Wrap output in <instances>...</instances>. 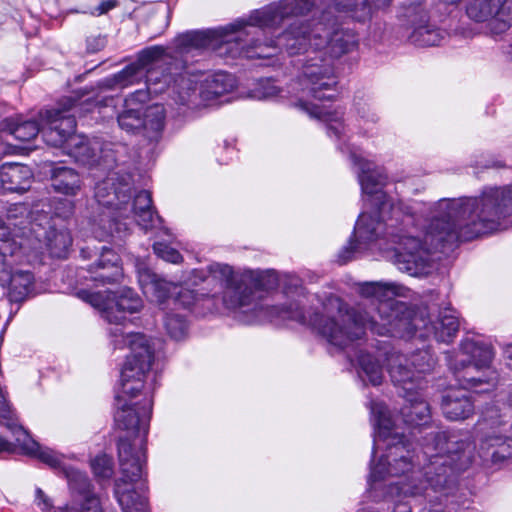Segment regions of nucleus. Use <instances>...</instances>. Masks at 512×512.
<instances>
[{"instance_id":"23","label":"nucleus","mask_w":512,"mask_h":512,"mask_svg":"<svg viewBox=\"0 0 512 512\" xmlns=\"http://www.w3.org/2000/svg\"><path fill=\"white\" fill-rule=\"evenodd\" d=\"M85 279L92 281L96 287L119 284L124 278L119 255L112 249L103 247L99 257L86 269Z\"/></svg>"},{"instance_id":"28","label":"nucleus","mask_w":512,"mask_h":512,"mask_svg":"<svg viewBox=\"0 0 512 512\" xmlns=\"http://www.w3.org/2000/svg\"><path fill=\"white\" fill-rule=\"evenodd\" d=\"M33 178L31 169L20 163H4L0 167V183L8 192L22 193L29 189Z\"/></svg>"},{"instance_id":"21","label":"nucleus","mask_w":512,"mask_h":512,"mask_svg":"<svg viewBox=\"0 0 512 512\" xmlns=\"http://www.w3.org/2000/svg\"><path fill=\"white\" fill-rule=\"evenodd\" d=\"M165 54L162 46H152L143 49L138 54L137 61L126 66L123 70L115 74L112 78L106 80L107 86L115 88H125L146 79V83L155 80L152 73H149L147 67L155 61L161 59Z\"/></svg>"},{"instance_id":"47","label":"nucleus","mask_w":512,"mask_h":512,"mask_svg":"<svg viewBox=\"0 0 512 512\" xmlns=\"http://www.w3.org/2000/svg\"><path fill=\"white\" fill-rule=\"evenodd\" d=\"M278 92L279 91L275 86L268 84V86L264 88V91L259 93L257 97L267 99L276 96Z\"/></svg>"},{"instance_id":"41","label":"nucleus","mask_w":512,"mask_h":512,"mask_svg":"<svg viewBox=\"0 0 512 512\" xmlns=\"http://www.w3.org/2000/svg\"><path fill=\"white\" fill-rule=\"evenodd\" d=\"M357 115L365 124H376L380 117L376 108L367 102H359L356 104Z\"/></svg>"},{"instance_id":"5","label":"nucleus","mask_w":512,"mask_h":512,"mask_svg":"<svg viewBox=\"0 0 512 512\" xmlns=\"http://www.w3.org/2000/svg\"><path fill=\"white\" fill-rule=\"evenodd\" d=\"M408 292L405 286L393 282L361 284L359 293L366 298H371V303L370 311H352L353 319L349 324L350 328H354L355 319L362 327V333L357 339L362 337L365 328L381 336L400 338L410 337L420 329V324L424 321L413 316L407 305L396 299L398 296L405 297ZM423 325L438 342L449 343L458 332L459 320L454 311L446 309L429 326Z\"/></svg>"},{"instance_id":"22","label":"nucleus","mask_w":512,"mask_h":512,"mask_svg":"<svg viewBox=\"0 0 512 512\" xmlns=\"http://www.w3.org/2000/svg\"><path fill=\"white\" fill-rule=\"evenodd\" d=\"M128 194L129 198L126 199V203L119 205L115 218L122 223L119 220L120 218L127 219L133 214L137 224L143 230L148 231L158 227L162 220L152 207L151 194L146 190H142L135 195L132 203H130L131 190Z\"/></svg>"},{"instance_id":"38","label":"nucleus","mask_w":512,"mask_h":512,"mask_svg":"<svg viewBox=\"0 0 512 512\" xmlns=\"http://www.w3.org/2000/svg\"><path fill=\"white\" fill-rule=\"evenodd\" d=\"M164 326L169 336L175 340H181L187 333V323L178 314H168L164 319Z\"/></svg>"},{"instance_id":"10","label":"nucleus","mask_w":512,"mask_h":512,"mask_svg":"<svg viewBox=\"0 0 512 512\" xmlns=\"http://www.w3.org/2000/svg\"><path fill=\"white\" fill-rule=\"evenodd\" d=\"M435 359L428 350H419L409 358L403 355L392 356L388 372L392 382L400 389V395L414 408L409 416H426L429 406L424 399L427 388L425 374L432 371Z\"/></svg>"},{"instance_id":"26","label":"nucleus","mask_w":512,"mask_h":512,"mask_svg":"<svg viewBox=\"0 0 512 512\" xmlns=\"http://www.w3.org/2000/svg\"><path fill=\"white\" fill-rule=\"evenodd\" d=\"M50 184L53 191L69 197L77 196L83 188V179L73 168L54 164L49 170Z\"/></svg>"},{"instance_id":"30","label":"nucleus","mask_w":512,"mask_h":512,"mask_svg":"<svg viewBox=\"0 0 512 512\" xmlns=\"http://www.w3.org/2000/svg\"><path fill=\"white\" fill-rule=\"evenodd\" d=\"M298 106L310 117L326 122L327 131L330 136L334 135L336 138L340 139L342 135H344L345 126L342 122V112L336 110L332 111L324 106H319L313 103H306L302 100L299 101Z\"/></svg>"},{"instance_id":"2","label":"nucleus","mask_w":512,"mask_h":512,"mask_svg":"<svg viewBox=\"0 0 512 512\" xmlns=\"http://www.w3.org/2000/svg\"><path fill=\"white\" fill-rule=\"evenodd\" d=\"M373 454L385 444L387 453L371 466L369 486L372 490L387 489L385 497L410 498L394 502L393 512H412L418 498L439 500L432 493L446 496L455 485L458 472L467 469L474 459L475 446L467 440L446 432L435 434L422 447V461L415 456L411 444L404 441L403 432L394 418H376Z\"/></svg>"},{"instance_id":"49","label":"nucleus","mask_w":512,"mask_h":512,"mask_svg":"<svg viewBox=\"0 0 512 512\" xmlns=\"http://www.w3.org/2000/svg\"><path fill=\"white\" fill-rule=\"evenodd\" d=\"M414 223V218L411 215H405L402 219V224L406 227Z\"/></svg>"},{"instance_id":"25","label":"nucleus","mask_w":512,"mask_h":512,"mask_svg":"<svg viewBox=\"0 0 512 512\" xmlns=\"http://www.w3.org/2000/svg\"><path fill=\"white\" fill-rule=\"evenodd\" d=\"M148 100L149 92L145 89H139L125 99L124 109L117 119L122 130L127 132L141 131V126H143V104Z\"/></svg>"},{"instance_id":"43","label":"nucleus","mask_w":512,"mask_h":512,"mask_svg":"<svg viewBox=\"0 0 512 512\" xmlns=\"http://www.w3.org/2000/svg\"><path fill=\"white\" fill-rule=\"evenodd\" d=\"M372 416H386L388 409L386 404L380 400H371L369 403Z\"/></svg>"},{"instance_id":"45","label":"nucleus","mask_w":512,"mask_h":512,"mask_svg":"<svg viewBox=\"0 0 512 512\" xmlns=\"http://www.w3.org/2000/svg\"><path fill=\"white\" fill-rule=\"evenodd\" d=\"M36 502L43 511H47L52 507L50 499L40 488L36 489Z\"/></svg>"},{"instance_id":"42","label":"nucleus","mask_w":512,"mask_h":512,"mask_svg":"<svg viewBox=\"0 0 512 512\" xmlns=\"http://www.w3.org/2000/svg\"><path fill=\"white\" fill-rule=\"evenodd\" d=\"M118 5L116 0H105L101 2L98 6H96L91 14L93 16H101L108 13L110 10L114 9Z\"/></svg>"},{"instance_id":"35","label":"nucleus","mask_w":512,"mask_h":512,"mask_svg":"<svg viewBox=\"0 0 512 512\" xmlns=\"http://www.w3.org/2000/svg\"><path fill=\"white\" fill-rule=\"evenodd\" d=\"M499 3L501 0H470L466 12L468 17L476 22L491 21L493 27Z\"/></svg>"},{"instance_id":"36","label":"nucleus","mask_w":512,"mask_h":512,"mask_svg":"<svg viewBox=\"0 0 512 512\" xmlns=\"http://www.w3.org/2000/svg\"><path fill=\"white\" fill-rule=\"evenodd\" d=\"M358 363L360 366V376L374 385H380L384 378L383 367L380 362V355L373 356L369 353H360L358 356Z\"/></svg>"},{"instance_id":"34","label":"nucleus","mask_w":512,"mask_h":512,"mask_svg":"<svg viewBox=\"0 0 512 512\" xmlns=\"http://www.w3.org/2000/svg\"><path fill=\"white\" fill-rule=\"evenodd\" d=\"M164 82L168 83V89L176 95V100L180 104H187L192 96L196 93L197 81L191 75L187 73L179 74L172 83H170V77L165 75Z\"/></svg>"},{"instance_id":"9","label":"nucleus","mask_w":512,"mask_h":512,"mask_svg":"<svg viewBox=\"0 0 512 512\" xmlns=\"http://www.w3.org/2000/svg\"><path fill=\"white\" fill-rule=\"evenodd\" d=\"M61 108L48 111L43 128L44 141L54 147H62L76 162L89 167L100 166L110 169L116 157L110 144L89 140L83 135L74 134L76 120L69 112L76 108L77 100L71 96L59 101Z\"/></svg>"},{"instance_id":"48","label":"nucleus","mask_w":512,"mask_h":512,"mask_svg":"<svg viewBox=\"0 0 512 512\" xmlns=\"http://www.w3.org/2000/svg\"><path fill=\"white\" fill-rule=\"evenodd\" d=\"M506 357L508 360L507 365L512 370V346L507 348Z\"/></svg>"},{"instance_id":"3","label":"nucleus","mask_w":512,"mask_h":512,"mask_svg":"<svg viewBox=\"0 0 512 512\" xmlns=\"http://www.w3.org/2000/svg\"><path fill=\"white\" fill-rule=\"evenodd\" d=\"M312 3L308 0H285L261 10H255L247 19L217 29L191 31L176 38V48L180 55L204 49L226 51L235 56L247 58H267L277 49L285 50L289 55H299L311 48V52L323 53L336 59L352 51L358 43L354 31L339 25L331 10H325L318 19L308 22H293L276 40L262 43L254 37L255 32L247 28H273L290 14L302 15L309 12Z\"/></svg>"},{"instance_id":"6","label":"nucleus","mask_w":512,"mask_h":512,"mask_svg":"<svg viewBox=\"0 0 512 512\" xmlns=\"http://www.w3.org/2000/svg\"><path fill=\"white\" fill-rule=\"evenodd\" d=\"M494 357L492 348L471 339L462 341L459 350L448 356V366L462 389H449L441 398L444 416H470L475 413V404L466 390L477 393L492 390L498 382V374L491 369Z\"/></svg>"},{"instance_id":"29","label":"nucleus","mask_w":512,"mask_h":512,"mask_svg":"<svg viewBox=\"0 0 512 512\" xmlns=\"http://www.w3.org/2000/svg\"><path fill=\"white\" fill-rule=\"evenodd\" d=\"M61 108L58 104L57 107L49 109V111ZM48 110L43 113H40L41 117V127L35 121H24L22 123H16L12 118H5L0 122V141L3 139L4 135L13 136L15 139L26 142L34 139L38 133L41 131L43 134V128L45 126V116Z\"/></svg>"},{"instance_id":"8","label":"nucleus","mask_w":512,"mask_h":512,"mask_svg":"<svg viewBox=\"0 0 512 512\" xmlns=\"http://www.w3.org/2000/svg\"><path fill=\"white\" fill-rule=\"evenodd\" d=\"M110 336L115 348L128 347L131 351L121 370L115 407L128 416H150L152 400L143 395L154 357L149 341L140 333H124L119 326L110 330Z\"/></svg>"},{"instance_id":"37","label":"nucleus","mask_w":512,"mask_h":512,"mask_svg":"<svg viewBox=\"0 0 512 512\" xmlns=\"http://www.w3.org/2000/svg\"><path fill=\"white\" fill-rule=\"evenodd\" d=\"M512 26V0H501L497 6L495 26L496 33L505 31Z\"/></svg>"},{"instance_id":"32","label":"nucleus","mask_w":512,"mask_h":512,"mask_svg":"<svg viewBox=\"0 0 512 512\" xmlns=\"http://www.w3.org/2000/svg\"><path fill=\"white\" fill-rule=\"evenodd\" d=\"M143 131L144 136L150 140H157L164 128L165 123V109L161 104H154L147 107L142 111Z\"/></svg>"},{"instance_id":"4","label":"nucleus","mask_w":512,"mask_h":512,"mask_svg":"<svg viewBox=\"0 0 512 512\" xmlns=\"http://www.w3.org/2000/svg\"><path fill=\"white\" fill-rule=\"evenodd\" d=\"M208 273L212 279L224 283L223 303L227 309L250 314L245 319L247 323L273 317L294 320L311 325L329 343L340 348L348 346L362 333V327L356 320L354 328H350L353 309L337 296L330 295L325 299L321 313H311L306 308L307 293L295 275H285L283 280L284 293L292 298L291 302L281 307H270L256 301L255 292L278 287L280 279L275 270L234 272L227 264L214 263L208 266Z\"/></svg>"},{"instance_id":"33","label":"nucleus","mask_w":512,"mask_h":512,"mask_svg":"<svg viewBox=\"0 0 512 512\" xmlns=\"http://www.w3.org/2000/svg\"><path fill=\"white\" fill-rule=\"evenodd\" d=\"M480 456L485 460L490 459L493 464H501L512 456V440L491 438L481 447Z\"/></svg>"},{"instance_id":"1","label":"nucleus","mask_w":512,"mask_h":512,"mask_svg":"<svg viewBox=\"0 0 512 512\" xmlns=\"http://www.w3.org/2000/svg\"><path fill=\"white\" fill-rule=\"evenodd\" d=\"M376 211H378L376 209ZM379 214L382 219L389 212ZM512 217V185L487 187L479 197L441 199L431 211L423 239L402 228H395L368 213L360 214L355 228V240H350L339 254L341 264L355 258L386 231L388 241L395 246L392 261L402 272L421 277L430 273V254L446 242L470 241L483 235L506 229Z\"/></svg>"},{"instance_id":"40","label":"nucleus","mask_w":512,"mask_h":512,"mask_svg":"<svg viewBox=\"0 0 512 512\" xmlns=\"http://www.w3.org/2000/svg\"><path fill=\"white\" fill-rule=\"evenodd\" d=\"M153 250L158 257L173 264H178L183 259L176 249L162 242L154 243Z\"/></svg>"},{"instance_id":"17","label":"nucleus","mask_w":512,"mask_h":512,"mask_svg":"<svg viewBox=\"0 0 512 512\" xmlns=\"http://www.w3.org/2000/svg\"><path fill=\"white\" fill-rule=\"evenodd\" d=\"M350 157L353 163L359 166L358 179L362 192L368 196L366 200L368 204L377 209L380 214H385L388 210L394 212L397 207L391 203L386 193L382 191V186L387 179L383 170L354 152H351Z\"/></svg>"},{"instance_id":"27","label":"nucleus","mask_w":512,"mask_h":512,"mask_svg":"<svg viewBox=\"0 0 512 512\" xmlns=\"http://www.w3.org/2000/svg\"><path fill=\"white\" fill-rule=\"evenodd\" d=\"M390 2L391 0H334L333 7L327 10H334L345 17L362 22L370 19L375 9L385 8Z\"/></svg>"},{"instance_id":"20","label":"nucleus","mask_w":512,"mask_h":512,"mask_svg":"<svg viewBox=\"0 0 512 512\" xmlns=\"http://www.w3.org/2000/svg\"><path fill=\"white\" fill-rule=\"evenodd\" d=\"M23 256L7 257L0 260V285L8 287V296L11 302L21 303L36 294L33 273L30 270L12 267L13 263Z\"/></svg>"},{"instance_id":"12","label":"nucleus","mask_w":512,"mask_h":512,"mask_svg":"<svg viewBox=\"0 0 512 512\" xmlns=\"http://www.w3.org/2000/svg\"><path fill=\"white\" fill-rule=\"evenodd\" d=\"M30 218L29 234L23 255L38 254L45 246L52 257H65L72 244L69 231L64 227L52 226L49 212L40 209L39 204L30 211Z\"/></svg>"},{"instance_id":"51","label":"nucleus","mask_w":512,"mask_h":512,"mask_svg":"<svg viewBox=\"0 0 512 512\" xmlns=\"http://www.w3.org/2000/svg\"><path fill=\"white\" fill-rule=\"evenodd\" d=\"M6 113V105L3 102H0V116Z\"/></svg>"},{"instance_id":"46","label":"nucleus","mask_w":512,"mask_h":512,"mask_svg":"<svg viewBox=\"0 0 512 512\" xmlns=\"http://www.w3.org/2000/svg\"><path fill=\"white\" fill-rule=\"evenodd\" d=\"M12 408L10 403L6 400L4 392L0 388V416H5V414L12 413Z\"/></svg>"},{"instance_id":"15","label":"nucleus","mask_w":512,"mask_h":512,"mask_svg":"<svg viewBox=\"0 0 512 512\" xmlns=\"http://www.w3.org/2000/svg\"><path fill=\"white\" fill-rule=\"evenodd\" d=\"M30 221V211L24 204L12 205L7 210L6 220L0 216V260L23 255Z\"/></svg>"},{"instance_id":"44","label":"nucleus","mask_w":512,"mask_h":512,"mask_svg":"<svg viewBox=\"0 0 512 512\" xmlns=\"http://www.w3.org/2000/svg\"><path fill=\"white\" fill-rule=\"evenodd\" d=\"M105 43H106L105 38L102 36L89 38L87 40V49L90 52L94 53V52L101 50L105 46Z\"/></svg>"},{"instance_id":"50","label":"nucleus","mask_w":512,"mask_h":512,"mask_svg":"<svg viewBox=\"0 0 512 512\" xmlns=\"http://www.w3.org/2000/svg\"><path fill=\"white\" fill-rule=\"evenodd\" d=\"M440 1L447 5H455V4H458L461 0H440Z\"/></svg>"},{"instance_id":"24","label":"nucleus","mask_w":512,"mask_h":512,"mask_svg":"<svg viewBox=\"0 0 512 512\" xmlns=\"http://www.w3.org/2000/svg\"><path fill=\"white\" fill-rule=\"evenodd\" d=\"M62 473L71 489L84 494V498L80 504L59 506L54 512H104L99 497L89 490L90 483L85 473L68 466L63 467Z\"/></svg>"},{"instance_id":"52","label":"nucleus","mask_w":512,"mask_h":512,"mask_svg":"<svg viewBox=\"0 0 512 512\" xmlns=\"http://www.w3.org/2000/svg\"><path fill=\"white\" fill-rule=\"evenodd\" d=\"M4 153L12 154L14 153V147L12 145H9L7 149L4 150Z\"/></svg>"},{"instance_id":"14","label":"nucleus","mask_w":512,"mask_h":512,"mask_svg":"<svg viewBox=\"0 0 512 512\" xmlns=\"http://www.w3.org/2000/svg\"><path fill=\"white\" fill-rule=\"evenodd\" d=\"M300 54H306L301 73L304 89L315 99H332L330 92L337 85L333 59L323 53H312L310 47Z\"/></svg>"},{"instance_id":"13","label":"nucleus","mask_w":512,"mask_h":512,"mask_svg":"<svg viewBox=\"0 0 512 512\" xmlns=\"http://www.w3.org/2000/svg\"><path fill=\"white\" fill-rule=\"evenodd\" d=\"M77 295L83 301L99 309L105 320L117 325L126 320V313L138 312L142 307L140 297L128 287H123L117 293L109 288L104 291L82 289L77 292Z\"/></svg>"},{"instance_id":"39","label":"nucleus","mask_w":512,"mask_h":512,"mask_svg":"<svg viewBox=\"0 0 512 512\" xmlns=\"http://www.w3.org/2000/svg\"><path fill=\"white\" fill-rule=\"evenodd\" d=\"M94 475L100 479H110L113 475V460L106 454L98 455L91 461Z\"/></svg>"},{"instance_id":"19","label":"nucleus","mask_w":512,"mask_h":512,"mask_svg":"<svg viewBox=\"0 0 512 512\" xmlns=\"http://www.w3.org/2000/svg\"><path fill=\"white\" fill-rule=\"evenodd\" d=\"M138 281L146 297L158 304H163L173 294H177V298L173 299L174 302H179L186 307L193 304L194 296L191 291L181 289L176 292L178 287L174 283L160 278L147 267L138 268Z\"/></svg>"},{"instance_id":"16","label":"nucleus","mask_w":512,"mask_h":512,"mask_svg":"<svg viewBox=\"0 0 512 512\" xmlns=\"http://www.w3.org/2000/svg\"><path fill=\"white\" fill-rule=\"evenodd\" d=\"M0 425L5 427L15 439V444L0 436V455L2 453H14L16 447L22 454L36 458L53 469L63 471V456L54 450L41 446L31 438L28 431L18 422V418H0Z\"/></svg>"},{"instance_id":"11","label":"nucleus","mask_w":512,"mask_h":512,"mask_svg":"<svg viewBox=\"0 0 512 512\" xmlns=\"http://www.w3.org/2000/svg\"><path fill=\"white\" fill-rule=\"evenodd\" d=\"M131 185L128 178L119 180L116 173H110L106 179L95 186V199L100 205L108 209L100 215L94 227L95 237L100 240H123L130 233L127 223H120L115 214L119 205L126 203Z\"/></svg>"},{"instance_id":"7","label":"nucleus","mask_w":512,"mask_h":512,"mask_svg":"<svg viewBox=\"0 0 512 512\" xmlns=\"http://www.w3.org/2000/svg\"><path fill=\"white\" fill-rule=\"evenodd\" d=\"M115 423L122 434L118 442L121 476L114 482V496L123 512H148L146 497L134 486L145 475L149 418H116Z\"/></svg>"},{"instance_id":"31","label":"nucleus","mask_w":512,"mask_h":512,"mask_svg":"<svg viewBox=\"0 0 512 512\" xmlns=\"http://www.w3.org/2000/svg\"><path fill=\"white\" fill-rule=\"evenodd\" d=\"M235 87L236 79L232 74L218 72L205 80L200 93L205 100H212L233 91Z\"/></svg>"},{"instance_id":"18","label":"nucleus","mask_w":512,"mask_h":512,"mask_svg":"<svg viewBox=\"0 0 512 512\" xmlns=\"http://www.w3.org/2000/svg\"><path fill=\"white\" fill-rule=\"evenodd\" d=\"M422 1H409V7L404 13L408 25L405 36L415 46H437L445 39V32L429 23L427 13L420 6Z\"/></svg>"}]
</instances>
